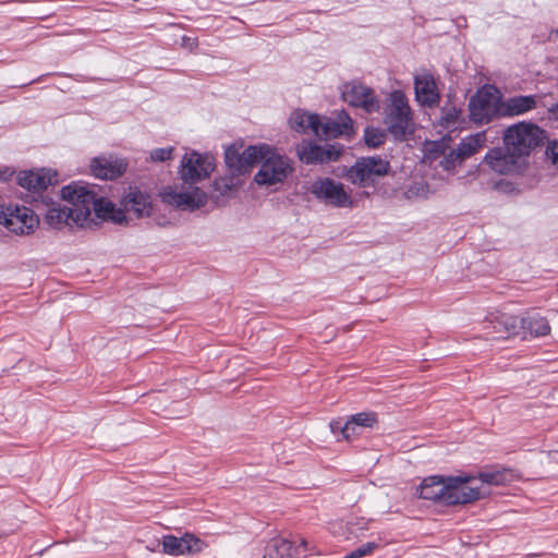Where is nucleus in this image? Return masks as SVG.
Segmentation results:
<instances>
[{
    "label": "nucleus",
    "mask_w": 558,
    "mask_h": 558,
    "mask_svg": "<svg viewBox=\"0 0 558 558\" xmlns=\"http://www.w3.org/2000/svg\"><path fill=\"white\" fill-rule=\"evenodd\" d=\"M60 195L71 205L70 207H61L51 196H47L43 202L48 207L45 219L50 227L60 229L73 223L81 228H89L97 225V218L94 215L96 192L89 183L71 182L60 190Z\"/></svg>",
    "instance_id": "f257e3e1"
},
{
    "label": "nucleus",
    "mask_w": 558,
    "mask_h": 558,
    "mask_svg": "<svg viewBox=\"0 0 558 558\" xmlns=\"http://www.w3.org/2000/svg\"><path fill=\"white\" fill-rule=\"evenodd\" d=\"M473 476H440L425 477L417 487V495L422 499L440 502L445 506L465 505L488 496V492L482 487H472Z\"/></svg>",
    "instance_id": "f03ea898"
},
{
    "label": "nucleus",
    "mask_w": 558,
    "mask_h": 558,
    "mask_svg": "<svg viewBox=\"0 0 558 558\" xmlns=\"http://www.w3.org/2000/svg\"><path fill=\"white\" fill-rule=\"evenodd\" d=\"M126 213L135 218H148L154 213L153 196L136 185H130L120 198V206L96 193L94 215L97 219L111 221L116 225L128 223Z\"/></svg>",
    "instance_id": "7ed1b4c3"
},
{
    "label": "nucleus",
    "mask_w": 558,
    "mask_h": 558,
    "mask_svg": "<svg viewBox=\"0 0 558 558\" xmlns=\"http://www.w3.org/2000/svg\"><path fill=\"white\" fill-rule=\"evenodd\" d=\"M383 123L395 142L402 143L414 133L413 111L407 95L401 89L392 90L383 109Z\"/></svg>",
    "instance_id": "20e7f679"
},
{
    "label": "nucleus",
    "mask_w": 558,
    "mask_h": 558,
    "mask_svg": "<svg viewBox=\"0 0 558 558\" xmlns=\"http://www.w3.org/2000/svg\"><path fill=\"white\" fill-rule=\"evenodd\" d=\"M262 157L259 170L254 175V182L260 186H271L282 183L293 172L294 168L289 157L279 154L267 144L260 145Z\"/></svg>",
    "instance_id": "39448f33"
},
{
    "label": "nucleus",
    "mask_w": 558,
    "mask_h": 558,
    "mask_svg": "<svg viewBox=\"0 0 558 558\" xmlns=\"http://www.w3.org/2000/svg\"><path fill=\"white\" fill-rule=\"evenodd\" d=\"M546 140V131L535 123L518 122L507 128L504 134L506 148L519 157L529 156Z\"/></svg>",
    "instance_id": "423d86ee"
},
{
    "label": "nucleus",
    "mask_w": 558,
    "mask_h": 558,
    "mask_svg": "<svg viewBox=\"0 0 558 558\" xmlns=\"http://www.w3.org/2000/svg\"><path fill=\"white\" fill-rule=\"evenodd\" d=\"M470 120L477 124H488L501 118V95L496 86L485 84L469 100Z\"/></svg>",
    "instance_id": "0eeeda50"
},
{
    "label": "nucleus",
    "mask_w": 558,
    "mask_h": 558,
    "mask_svg": "<svg viewBox=\"0 0 558 558\" xmlns=\"http://www.w3.org/2000/svg\"><path fill=\"white\" fill-rule=\"evenodd\" d=\"M389 170V161L380 156L361 157L347 170V179L360 187H371L377 178L388 174Z\"/></svg>",
    "instance_id": "6e6552de"
},
{
    "label": "nucleus",
    "mask_w": 558,
    "mask_h": 558,
    "mask_svg": "<svg viewBox=\"0 0 558 558\" xmlns=\"http://www.w3.org/2000/svg\"><path fill=\"white\" fill-rule=\"evenodd\" d=\"M16 183L32 193L33 199L41 203L47 199L49 194H45L49 186L58 183V173L50 169L24 170L16 177Z\"/></svg>",
    "instance_id": "1a4fd4ad"
},
{
    "label": "nucleus",
    "mask_w": 558,
    "mask_h": 558,
    "mask_svg": "<svg viewBox=\"0 0 558 558\" xmlns=\"http://www.w3.org/2000/svg\"><path fill=\"white\" fill-rule=\"evenodd\" d=\"M242 147H238L232 144L225 150V162L228 167L229 173L232 177H239L246 174L251 171L253 165L260 160V145H251L245 149L241 150Z\"/></svg>",
    "instance_id": "9d476101"
},
{
    "label": "nucleus",
    "mask_w": 558,
    "mask_h": 558,
    "mask_svg": "<svg viewBox=\"0 0 558 558\" xmlns=\"http://www.w3.org/2000/svg\"><path fill=\"white\" fill-rule=\"evenodd\" d=\"M311 193L327 205L338 208L351 207L353 201L344 190L342 183L330 178H320L314 181L310 187Z\"/></svg>",
    "instance_id": "9b49d317"
},
{
    "label": "nucleus",
    "mask_w": 558,
    "mask_h": 558,
    "mask_svg": "<svg viewBox=\"0 0 558 558\" xmlns=\"http://www.w3.org/2000/svg\"><path fill=\"white\" fill-rule=\"evenodd\" d=\"M214 170L210 155L192 151L182 157L180 177L184 183L192 184L208 178Z\"/></svg>",
    "instance_id": "f8f14e48"
},
{
    "label": "nucleus",
    "mask_w": 558,
    "mask_h": 558,
    "mask_svg": "<svg viewBox=\"0 0 558 558\" xmlns=\"http://www.w3.org/2000/svg\"><path fill=\"white\" fill-rule=\"evenodd\" d=\"M0 223L13 233L28 234L38 226L39 219L33 209L15 206L0 211Z\"/></svg>",
    "instance_id": "ddd939ff"
},
{
    "label": "nucleus",
    "mask_w": 558,
    "mask_h": 558,
    "mask_svg": "<svg viewBox=\"0 0 558 558\" xmlns=\"http://www.w3.org/2000/svg\"><path fill=\"white\" fill-rule=\"evenodd\" d=\"M159 196L165 204L190 211L206 206L208 202L207 194L199 187H194L190 192H178L175 189L167 186L160 191Z\"/></svg>",
    "instance_id": "4468645a"
},
{
    "label": "nucleus",
    "mask_w": 558,
    "mask_h": 558,
    "mask_svg": "<svg viewBox=\"0 0 558 558\" xmlns=\"http://www.w3.org/2000/svg\"><path fill=\"white\" fill-rule=\"evenodd\" d=\"M342 99L354 108H361L366 113L378 112L380 104L373 88L361 83H347L342 89Z\"/></svg>",
    "instance_id": "2eb2a0df"
},
{
    "label": "nucleus",
    "mask_w": 558,
    "mask_h": 558,
    "mask_svg": "<svg viewBox=\"0 0 558 558\" xmlns=\"http://www.w3.org/2000/svg\"><path fill=\"white\" fill-rule=\"evenodd\" d=\"M160 544L162 553L169 556L193 555L206 547V543L192 533H184L180 537L172 534L163 535Z\"/></svg>",
    "instance_id": "dca6fc26"
},
{
    "label": "nucleus",
    "mask_w": 558,
    "mask_h": 558,
    "mask_svg": "<svg viewBox=\"0 0 558 558\" xmlns=\"http://www.w3.org/2000/svg\"><path fill=\"white\" fill-rule=\"evenodd\" d=\"M485 142L486 137L484 132H478L462 138L457 148L451 149L445 157L447 168L456 167L475 155L485 145Z\"/></svg>",
    "instance_id": "f3484780"
},
{
    "label": "nucleus",
    "mask_w": 558,
    "mask_h": 558,
    "mask_svg": "<svg viewBox=\"0 0 558 558\" xmlns=\"http://www.w3.org/2000/svg\"><path fill=\"white\" fill-rule=\"evenodd\" d=\"M128 168V162L123 158L116 156L94 157L90 161V172L95 178L102 180H114L121 177Z\"/></svg>",
    "instance_id": "a211bd4d"
},
{
    "label": "nucleus",
    "mask_w": 558,
    "mask_h": 558,
    "mask_svg": "<svg viewBox=\"0 0 558 558\" xmlns=\"http://www.w3.org/2000/svg\"><path fill=\"white\" fill-rule=\"evenodd\" d=\"M519 158V156L511 154L505 146L504 148L494 147L489 149L484 157V161L495 172L508 174L517 171Z\"/></svg>",
    "instance_id": "6ab92c4d"
},
{
    "label": "nucleus",
    "mask_w": 558,
    "mask_h": 558,
    "mask_svg": "<svg viewBox=\"0 0 558 558\" xmlns=\"http://www.w3.org/2000/svg\"><path fill=\"white\" fill-rule=\"evenodd\" d=\"M518 318L505 313L492 314L484 323V329L495 338H508L514 335Z\"/></svg>",
    "instance_id": "aec40b11"
},
{
    "label": "nucleus",
    "mask_w": 558,
    "mask_h": 558,
    "mask_svg": "<svg viewBox=\"0 0 558 558\" xmlns=\"http://www.w3.org/2000/svg\"><path fill=\"white\" fill-rule=\"evenodd\" d=\"M536 107V95H515L506 99L501 97V118L522 116Z\"/></svg>",
    "instance_id": "412c9836"
},
{
    "label": "nucleus",
    "mask_w": 558,
    "mask_h": 558,
    "mask_svg": "<svg viewBox=\"0 0 558 558\" xmlns=\"http://www.w3.org/2000/svg\"><path fill=\"white\" fill-rule=\"evenodd\" d=\"M414 89L416 99L427 107L437 105L440 100L436 82L430 74L417 75L414 78Z\"/></svg>",
    "instance_id": "4be33fe9"
},
{
    "label": "nucleus",
    "mask_w": 558,
    "mask_h": 558,
    "mask_svg": "<svg viewBox=\"0 0 558 558\" xmlns=\"http://www.w3.org/2000/svg\"><path fill=\"white\" fill-rule=\"evenodd\" d=\"M340 122L333 119H319V126L317 128L318 134H314L319 138H336L342 134H349L353 131V121L350 116L342 111L339 114Z\"/></svg>",
    "instance_id": "5701e85b"
},
{
    "label": "nucleus",
    "mask_w": 558,
    "mask_h": 558,
    "mask_svg": "<svg viewBox=\"0 0 558 558\" xmlns=\"http://www.w3.org/2000/svg\"><path fill=\"white\" fill-rule=\"evenodd\" d=\"M290 128L301 134L312 132L318 134L319 116L317 113H307L304 110H295L289 119Z\"/></svg>",
    "instance_id": "b1692460"
},
{
    "label": "nucleus",
    "mask_w": 558,
    "mask_h": 558,
    "mask_svg": "<svg viewBox=\"0 0 558 558\" xmlns=\"http://www.w3.org/2000/svg\"><path fill=\"white\" fill-rule=\"evenodd\" d=\"M474 480H480L483 484L488 486H504L508 483H511L513 480L512 470L507 468L501 469H487L477 473V475H472Z\"/></svg>",
    "instance_id": "393cba45"
},
{
    "label": "nucleus",
    "mask_w": 558,
    "mask_h": 558,
    "mask_svg": "<svg viewBox=\"0 0 558 558\" xmlns=\"http://www.w3.org/2000/svg\"><path fill=\"white\" fill-rule=\"evenodd\" d=\"M521 328L529 331L533 337H543L549 333L550 326L545 317L538 314L529 315L520 319Z\"/></svg>",
    "instance_id": "a878e982"
},
{
    "label": "nucleus",
    "mask_w": 558,
    "mask_h": 558,
    "mask_svg": "<svg viewBox=\"0 0 558 558\" xmlns=\"http://www.w3.org/2000/svg\"><path fill=\"white\" fill-rule=\"evenodd\" d=\"M299 159L306 165H320L323 146L313 141L303 140L296 149Z\"/></svg>",
    "instance_id": "bb28decb"
},
{
    "label": "nucleus",
    "mask_w": 558,
    "mask_h": 558,
    "mask_svg": "<svg viewBox=\"0 0 558 558\" xmlns=\"http://www.w3.org/2000/svg\"><path fill=\"white\" fill-rule=\"evenodd\" d=\"M349 425H351L352 438L359 435V428H374L378 425V415L376 412H360L351 415L349 418Z\"/></svg>",
    "instance_id": "cd10ccee"
},
{
    "label": "nucleus",
    "mask_w": 558,
    "mask_h": 558,
    "mask_svg": "<svg viewBox=\"0 0 558 558\" xmlns=\"http://www.w3.org/2000/svg\"><path fill=\"white\" fill-rule=\"evenodd\" d=\"M462 110L452 104H446L440 109L439 125L444 129H454L460 120Z\"/></svg>",
    "instance_id": "c85d7f7f"
},
{
    "label": "nucleus",
    "mask_w": 558,
    "mask_h": 558,
    "mask_svg": "<svg viewBox=\"0 0 558 558\" xmlns=\"http://www.w3.org/2000/svg\"><path fill=\"white\" fill-rule=\"evenodd\" d=\"M271 548L274 550L270 553L271 558H293L299 551V547L294 548L292 542L284 538L274 539Z\"/></svg>",
    "instance_id": "c756f323"
},
{
    "label": "nucleus",
    "mask_w": 558,
    "mask_h": 558,
    "mask_svg": "<svg viewBox=\"0 0 558 558\" xmlns=\"http://www.w3.org/2000/svg\"><path fill=\"white\" fill-rule=\"evenodd\" d=\"M388 132L376 126H366L364 129V142L368 148H378L385 144Z\"/></svg>",
    "instance_id": "7c9ffc66"
},
{
    "label": "nucleus",
    "mask_w": 558,
    "mask_h": 558,
    "mask_svg": "<svg viewBox=\"0 0 558 558\" xmlns=\"http://www.w3.org/2000/svg\"><path fill=\"white\" fill-rule=\"evenodd\" d=\"M343 153V145L339 143L323 146L320 165L337 161Z\"/></svg>",
    "instance_id": "2f4dec72"
},
{
    "label": "nucleus",
    "mask_w": 558,
    "mask_h": 558,
    "mask_svg": "<svg viewBox=\"0 0 558 558\" xmlns=\"http://www.w3.org/2000/svg\"><path fill=\"white\" fill-rule=\"evenodd\" d=\"M331 432L336 435L338 433L341 434L342 438L345 440L352 439V432H351V425H349V421L347 420L345 423H342L341 420H332L329 423Z\"/></svg>",
    "instance_id": "473e14b6"
},
{
    "label": "nucleus",
    "mask_w": 558,
    "mask_h": 558,
    "mask_svg": "<svg viewBox=\"0 0 558 558\" xmlns=\"http://www.w3.org/2000/svg\"><path fill=\"white\" fill-rule=\"evenodd\" d=\"M172 146L155 148L150 151V159L154 162H163L173 158Z\"/></svg>",
    "instance_id": "72a5a7b5"
},
{
    "label": "nucleus",
    "mask_w": 558,
    "mask_h": 558,
    "mask_svg": "<svg viewBox=\"0 0 558 558\" xmlns=\"http://www.w3.org/2000/svg\"><path fill=\"white\" fill-rule=\"evenodd\" d=\"M379 547L376 542H367L350 553V558H362L369 556Z\"/></svg>",
    "instance_id": "f704fd0d"
},
{
    "label": "nucleus",
    "mask_w": 558,
    "mask_h": 558,
    "mask_svg": "<svg viewBox=\"0 0 558 558\" xmlns=\"http://www.w3.org/2000/svg\"><path fill=\"white\" fill-rule=\"evenodd\" d=\"M546 156L558 168V138L549 141L546 146Z\"/></svg>",
    "instance_id": "c9c22d12"
},
{
    "label": "nucleus",
    "mask_w": 558,
    "mask_h": 558,
    "mask_svg": "<svg viewBox=\"0 0 558 558\" xmlns=\"http://www.w3.org/2000/svg\"><path fill=\"white\" fill-rule=\"evenodd\" d=\"M232 179H221L215 181V187L220 191L221 194H226L232 189Z\"/></svg>",
    "instance_id": "e433bc0d"
},
{
    "label": "nucleus",
    "mask_w": 558,
    "mask_h": 558,
    "mask_svg": "<svg viewBox=\"0 0 558 558\" xmlns=\"http://www.w3.org/2000/svg\"><path fill=\"white\" fill-rule=\"evenodd\" d=\"M299 547H303L304 550H306L307 548V542L305 539H301V543H300V546Z\"/></svg>",
    "instance_id": "4c0bfd02"
}]
</instances>
